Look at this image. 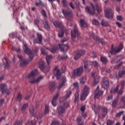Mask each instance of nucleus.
<instances>
[{
	"instance_id": "obj_16",
	"label": "nucleus",
	"mask_w": 125,
	"mask_h": 125,
	"mask_svg": "<svg viewBox=\"0 0 125 125\" xmlns=\"http://www.w3.org/2000/svg\"><path fill=\"white\" fill-rule=\"evenodd\" d=\"M103 94V91H100L99 87H97V89L95 91V98H99L100 96H102V95Z\"/></svg>"
},
{
	"instance_id": "obj_22",
	"label": "nucleus",
	"mask_w": 125,
	"mask_h": 125,
	"mask_svg": "<svg viewBox=\"0 0 125 125\" xmlns=\"http://www.w3.org/2000/svg\"><path fill=\"white\" fill-rule=\"evenodd\" d=\"M70 95H71V91H68L66 93V98H60V102L62 103V102H63V101H65L67 98H69V97H70Z\"/></svg>"
},
{
	"instance_id": "obj_26",
	"label": "nucleus",
	"mask_w": 125,
	"mask_h": 125,
	"mask_svg": "<svg viewBox=\"0 0 125 125\" xmlns=\"http://www.w3.org/2000/svg\"><path fill=\"white\" fill-rule=\"evenodd\" d=\"M35 108L34 107H30L29 109V112L31 115H33L34 117H36L37 116V113L35 112V111L34 110Z\"/></svg>"
},
{
	"instance_id": "obj_11",
	"label": "nucleus",
	"mask_w": 125,
	"mask_h": 125,
	"mask_svg": "<svg viewBox=\"0 0 125 125\" xmlns=\"http://www.w3.org/2000/svg\"><path fill=\"white\" fill-rule=\"evenodd\" d=\"M79 34V31H78V29L77 28V25H74V28L73 31H71V38L72 40H74L76 39V36Z\"/></svg>"
},
{
	"instance_id": "obj_25",
	"label": "nucleus",
	"mask_w": 125,
	"mask_h": 125,
	"mask_svg": "<svg viewBox=\"0 0 125 125\" xmlns=\"http://www.w3.org/2000/svg\"><path fill=\"white\" fill-rule=\"evenodd\" d=\"M93 109L95 111V114H98V113H99V109H100V107L99 105H95L93 106Z\"/></svg>"
},
{
	"instance_id": "obj_61",
	"label": "nucleus",
	"mask_w": 125,
	"mask_h": 125,
	"mask_svg": "<svg viewBox=\"0 0 125 125\" xmlns=\"http://www.w3.org/2000/svg\"><path fill=\"white\" fill-rule=\"evenodd\" d=\"M14 50L15 51H16V52H20V48H16L15 47H14Z\"/></svg>"
},
{
	"instance_id": "obj_23",
	"label": "nucleus",
	"mask_w": 125,
	"mask_h": 125,
	"mask_svg": "<svg viewBox=\"0 0 125 125\" xmlns=\"http://www.w3.org/2000/svg\"><path fill=\"white\" fill-rule=\"evenodd\" d=\"M80 24L82 28H85L87 27V23L84 20H80Z\"/></svg>"
},
{
	"instance_id": "obj_33",
	"label": "nucleus",
	"mask_w": 125,
	"mask_h": 125,
	"mask_svg": "<svg viewBox=\"0 0 125 125\" xmlns=\"http://www.w3.org/2000/svg\"><path fill=\"white\" fill-rule=\"evenodd\" d=\"M125 70H122L119 72V78H122L123 76H125Z\"/></svg>"
},
{
	"instance_id": "obj_29",
	"label": "nucleus",
	"mask_w": 125,
	"mask_h": 125,
	"mask_svg": "<svg viewBox=\"0 0 125 125\" xmlns=\"http://www.w3.org/2000/svg\"><path fill=\"white\" fill-rule=\"evenodd\" d=\"M41 79H32L30 81V83H39L41 82Z\"/></svg>"
},
{
	"instance_id": "obj_51",
	"label": "nucleus",
	"mask_w": 125,
	"mask_h": 125,
	"mask_svg": "<svg viewBox=\"0 0 125 125\" xmlns=\"http://www.w3.org/2000/svg\"><path fill=\"white\" fill-rule=\"evenodd\" d=\"M41 52L42 54H44V55H46V53L45 52V48H44V49L42 48Z\"/></svg>"
},
{
	"instance_id": "obj_27",
	"label": "nucleus",
	"mask_w": 125,
	"mask_h": 125,
	"mask_svg": "<svg viewBox=\"0 0 125 125\" xmlns=\"http://www.w3.org/2000/svg\"><path fill=\"white\" fill-rule=\"evenodd\" d=\"M53 57L52 55H48L46 56V60L47 61V63L48 65H49V63H50V61L52 59Z\"/></svg>"
},
{
	"instance_id": "obj_20",
	"label": "nucleus",
	"mask_w": 125,
	"mask_h": 125,
	"mask_svg": "<svg viewBox=\"0 0 125 125\" xmlns=\"http://www.w3.org/2000/svg\"><path fill=\"white\" fill-rule=\"evenodd\" d=\"M58 96H59V94H57L53 97V98L52 100V104L54 106H56V105L57 104V99H58Z\"/></svg>"
},
{
	"instance_id": "obj_64",
	"label": "nucleus",
	"mask_w": 125,
	"mask_h": 125,
	"mask_svg": "<svg viewBox=\"0 0 125 125\" xmlns=\"http://www.w3.org/2000/svg\"><path fill=\"white\" fill-rule=\"evenodd\" d=\"M22 125V123H21L20 121L16 122V123L15 124V125Z\"/></svg>"
},
{
	"instance_id": "obj_62",
	"label": "nucleus",
	"mask_w": 125,
	"mask_h": 125,
	"mask_svg": "<svg viewBox=\"0 0 125 125\" xmlns=\"http://www.w3.org/2000/svg\"><path fill=\"white\" fill-rule=\"evenodd\" d=\"M103 111H104V114H107V112L108 110L107 109V108L104 107V108H103Z\"/></svg>"
},
{
	"instance_id": "obj_18",
	"label": "nucleus",
	"mask_w": 125,
	"mask_h": 125,
	"mask_svg": "<svg viewBox=\"0 0 125 125\" xmlns=\"http://www.w3.org/2000/svg\"><path fill=\"white\" fill-rule=\"evenodd\" d=\"M38 74V70L37 69L33 70L27 76L28 79H31V78H35L36 75Z\"/></svg>"
},
{
	"instance_id": "obj_34",
	"label": "nucleus",
	"mask_w": 125,
	"mask_h": 125,
	"mask_svg": "<svg viewBox=\"0 0 125 125\" xmlns=\"http://www.w3.org/2000/svg\"><path fill=\"white\" fill-rule=\"evenodd\" d=\"M81 110L82 112V116H83V117H86V114L84 113V110H85V108L84 107V106H82L81 107Z\"/></svg>"
},
{
	"instance_id": "obj_40",
	"label": "nucleus",
	"mask_w": 125,
	"mask_h": 125,
	"mask_svg": "<svg viewBox=\"0 0 125 125\" xmlns=\"http://www.w3.org/2000/svg\"><path fill=\"white\" fill-rule=\"evenodd\" d=\"M27 125H36V121L34 120L33 121L28 122L27 123Z\"/></svg>"
},
{
	"instance_id": "obj_30",
	"label": "nucleus",
	"mask_w": 125,
	"mask_h": 125,
	"mask_svg": "<svg viewBox=\"0 0 125 125\" xmlns=\"http://www.w3.org/2000/svg\"><path fill=\"white\" fill-rule=\"evenodd\" d=\"M101 61L104 63V64L107 63L108 62V60H107V58L104 57H101Z\"/></svg>"
},
{
	"instance_id": "obj_1",
	"label": "nucleus",
	"mask_w": 125,
	"mask_h": 125,
	"mask_svg": "<svg viewBox=\"0 0 125 125\" xmlns=\"http://www.w3.org/2000/svg\"><path fill=\"white\" fill-rule=\"evenodd\" d=\"M91 7L87 6L85 8V10L86 12L90 14V15H93L94 13L97 12L98 13H100V12L102 11V9L101 7L98 6V5L96 4L95 6L93 5V4L91 3Z\"/></svg>"
},
{
	"instance_id": "obj_35",
	"label": "nucleus",
	"mask_w": 125,
	"mask_h": 125,
	"mask_svg": "<svg viewBox=\"0 0 125 125\" xmlns=\"http://www.w3.org/2000/svg\"><path fill=\"white\" fill-rule=\"evenodd\" d=\"M119 87H120V85H118L116 88L111 90L110 91L111 93H116V92L118 91V88H119Z\"/></svg>"
},
{
	"instance_id": "obj_28",
	"label": "nucleus",
	"mask_w": 125,
	"mask_h": 125,
	"mask_svg": "<svg viewBox=\"0 0 125 125\" xmlns=\"http://www.w3.org/2000/svg\"><path fill=\"white\" fill-rule=\"evenodd\" d=\"M65 83H66V79H64L63 80H62V83H59L58 88L59 89H60V88H61V87H62L64 86Z\"/></svg>"
},
{
	"instance_id": "obj_47",
	"label": "nucleus",
	"mask_w": 125,
	"mask_h": 125,
	"mask_svg": "<svg viewBox=\"0 0 125 125\" xmlns=\"http://www.w3.org/2000/svg\"><path fill=\"white\" fill-rule=\"evenodd\" d=\"M114 124V121H111V120H108L107 122V125H113Z\"/></svg>"
},
{
	"instance_id": "obj_59",
	"label": "nucleus",
	"mask_w": 125,
	"mask_h": 125,
	"mask_svg": "<svg viewBox=\"0 0 125 125\" xmlns=\"http://www.w3.org/2000/svg\"><path fill=\"white\" fill-rule=\"evenodd\" d=\"M122 114H124V111H122V112H119L118 114H117L116 115V118H119L120 117V116L122 115Z\"/></svg>"
},
{
	"instance_id": "obj_54",
	"label": "nucleus",
	"mask_w": 125,
	"mask_h": 125,
	"mask_svg": "<svg viewBox=\"0 0 125 125\" xmlns=\"http://www.w3.org/2000/svg\"><path fill=\"white\" fill-rule=\"evenodd\" d=\"M40 68L42 70V71H44V69H45V68H44V65L43 64H41L40 65Z\"/></svg>"
},
{
	"instance_id": "obj_44",
	"label": "nucleus",
	"mask_w": 125,
	"mask_h": 125,
	"mask_svg": "<svg viewBox=\"0 0 125 125\" xmlns=\"http://www.w3.org/2000/svg\"><path fill=\"white\" fill-rule=\"evenodd\" d=\"M79 100V93H77L75 94V102H78Z\"/></svg>"
},
{
	"instance_id": "obj_42",
	"label": "nucleus",
	"mask_w": 125,
	"mask_h": 125,
	"mask_svg": "<svg viewBox=\"0 0 125 125\" xmlns=\"http://www.w3.org/2000/svg\"><path fill=\"white\" fill-rule=\"evenodd\" d=\"M62 2L64 7H67V5L68 4V2H67L66 0H62Z\"/></svg>"
},
{
	"instance_id": "obj_58",
	"label": "nucleus",
	"mask_w": 125,
	"mask_h": 125,
	"mask_svg": "<svg viewBox=\"0 0 125 125\" xmlns=\"http://www.w3.org/2000/svg\"><path fill=\"white\" fill-rule=\"evenodd\" d=\"M69 5L72 9H75V5L73 4V2H71L69 3Z\"/></svg>"
},
{
	"instance_id": "obj_8",
	"label": "nucleus",
	"mask_w": 125,
	"mask_h": 125,
	"mask_svg": "<svg viewBox=\"0 0 125 125\" xmlns=\"http://www.w3.org/2000/svg\"><path fill=\"white\" fill-rule=\"evenodd\" d=\"M23 49L25 53H26V54H27V55H29L30 60H32L34 57L33 56L32 51H31V50H30V49L28 48L26 44H24Z\"/></svg>"
},
{
	"instance_id": "obj_43",
	"label": "nucleus",
	"mask_w": 125,
	"mask_h": 125,
	"mask_svg": "<svg viewBox=\"0 0 125 125\" xmlns=\"http://www.w3.org/2000/svg\"><path fill=\"white\" fill-rule=\"evenodd\" d=\"M26 108H28V104H25L23 105V106L21 108L22 111H24V110H25Z\"/></svg>"
},
{
	"instance_id": "obj_2",
	"label": "nucleus",
	"mask_w": 125,
	"mask_h": 125,
	"mask_svg": "<svg viewBox=\"0 0 125 125\" xmlns=\"http://www.w3.org/2000/svg\"><path fill=\"white\" fill-rule=\"evenodd\" d=\"M60 48L61 51H62L63 52H67V50H68V48H69V45L68 44L66 45H64L63 44L61 45L59 44L58 46H56L54 48H53V49H49V48H46V49H48V50H49L51 52H52V53H54L56 52L57 50H58V48Z\"/></svg>"
},
{
	"instance_id": "obj_46",
	"label": "nucleus",
	"mask_w": 125,
	"mask_h": 125,
	"mask_svg": "<svg viewBox=\"0 0 125 125\" xmlns=\"http://www.w3.org/2000/svg\"><path fill=\"white\" fill-rule=\"evenodd\" d=\"M84 67L85 68V69H87V68H88V64H87V62L86 61H84Z\"/></svg>"
},
{
	"instance_id": "obj_4",
	"label": "nucleus",
	"mask_w": 125,
	"mask_h": 125,
	"mask_svg": "<svg viewBox=\"0 0 125 125\" xmlns=\"http://www.w3.org/2000/svg\"><path fill=\"white\" fill-rule=\"evenodd\" d=\"M53 24L55 27L60 29L61 32L59 33V38H62L63 35H64V27L63 26V23H62V22L56 21L53 22Z\"/></svg>"
},
{
	"instance_id": "obj_32",
	"label": "nucleus",
	"mask_w": 125,
	"mask_h": 125,
	"mask_svg": "<svg viewBox=\"0 0 125 125\" xmlns=\"http://www.w3.org/2000/svg\"><path fill=\"white\" fill-rule=\"evenodd\" d=\"M92 22L93 25H95L96 26H99L100 25V23L96 19L93 20Z\"/></svg>"
},
{
	"instance_id": "obj_9",
	"label": "nucleus",
	"mask_w": 125,
	"mask_h": 125,
	"mask_svg": "<svg viewBox=\"0 0 125 125\" xmlns=\"http://www.w3.org/2000/svg\"><path fill=\"white\" fill-rule=\"evenodd\" d=\"M0 89L1 90L2 93L9 94L11 92V90H7V85L6 84H2L0 85Z\"/></svg>"
},
{
	"instance_id": "obj_56",
	"label": "nucleus",
	"mask_w": 125,
	"mask_h": 125,
	"mask_svg": "<svg viewBox=\"0 0 125 125\" xmlns=\"http://www.w3.org/2000/svg\"><path fill=\"white\" fill-rule=\"evenodd\" d=\"M80 83L82 84H83L85 83L86 79H80Z\"/></svg>"
},
{
	"instance_id": "obj_24",
	"label": "nucleus",
	"mask_w": 125,
	"mask_h": 125,
	"mask_svg": "<svg viewBox=\"0 0 125 125\" xmlns=\"http://www.w3.org/2000/svg\"><path fill=\"white\" fill-rule=\"evenodd\" d=\"M121 60V56H118L114 59L111 60V63H118Z\"/></svg>"
},
{
	"instance_id": "obj_49",
	"label": "nucleus",
	"mask_w": 125,
	"mask_h": 125,
	"mask_svg": "<svg viewBox=\"0 0 125 125\" xmlns=\"http://www.w3.org/2000/svg\"><path fill=\"white\" fill-rule=\"evenodd\" d=\"M42 14L44 17H46V12L44 10H42Z\"/></svg>"
},
{
	"instance_id": "obj_14",
	"label": "nucleus",
	"mask_w": 125,
	"mask_h": 125,
	"mask_svg": "<svg viewBox=\"0 0 125 125\" xmlns=\"http://www.w3.org/2000/svg\"><path fill=\"white\" fill-rule=\"evenodd\" d=\"M18 57L21 61V67H23V66H25V65H27V64L30 62V60H24L22 56L19 55Z\"/></svg>"
},
{
	"instance_id": "obj_5",
	"label": "nucleus",
	"mask_w": 125,
	"mask_h": 125,
	"mask_svg": "<svg viewBox=\"0 0 125 125\" xmlns=\"http://www.w3.org/2000/svg\"><path fill=\"white\" fill-rule=\"evenodd\" d=\"M89 94V88L88 86L85 85L84 87V89L82 90V93L81 95V100L83 101L85 100L87 95Z\"/></svg>"
},
{
	"instance_id": "obj_60",
	"label": "nucleus",
	"mask_w": 125,
	"mask_h": 125,
	"mask_svg": "<svg viewBox=\"0 0 125 125\" xmlns=\"http://www.w3.org/2000/svg\"><path fill=\"white\" fill-rule=\"evenodd\" d=\"M51 125H59V123L57 121H53L52 122Z\"/></svg>"
},
{
	"instance_id": "obj_13",
	"label": "nucleus",
	"mask_w": 125,
	"mask_h": 125,
	"mask_svg": "<svg viewBox=\"0 0 125 125\" xmlns=\"http://www.w3.org/2000/svg\"><path fill=\"white\" fill-rule=\"evenodd\" d=\"M102 86L104 89H107L110 86L109 85V80L108 79H103L102 82Z\"/></svg>"
},
{
	"instance_id": "obj_3",
	"label": "nucleus",
	"mask_w": 125,
	"mask_h": 125,
	"mask_svg": "<svg viewBox=\"0 0 125 125\" xmlns=\"http://www.w3.org/2000/svg\"><path fill=\"white\" fill-rule=\"evenodd\" d=\"M62 13L67 20V25L72 26V23L70 22L72 21V18H73V12L72 10L67 11L62 10Z\"/></svg>"
},
{
	"instance_id": "obj_52",
	"label": "nucleus",
	"mask_w": 125,
	"mask_h": 125,
	"mask_svg": "<svg viewBox=\"0 0 125 125\" xmlns=\"http://www.w3.org/2000/svg\"><path fill=\"white\" fill-rule=\"evenodd\" d=\"M21 98H22V95L21 94H19L17 98V100L19 101L21 100Z\"/></svg>"
},
{
	"instance_id": "obj_39",
	"label": "nucleus",
	"mask_w": 125,
	"mask_h": 125,
	"mask_svg": "<svg viewBox=\"0 0 125 125\" xmlns=\"http://www.w3.org/2000/svg\"><path fill=\"white\" fill-rule=\"evenodd\" d=\"M101 25H102V26L106 27V26H109V23H108V22H107V21H102Z\"/></svg>"
},
{
	"instance_id": "obj_48",
	"label": "nucleus",
	"mask_w": 125,
	"mask_h": 125,
	"mask_svg": "<svg viewBox=\"0 0 125 125\" xmlns=\"http://www.w3.org/2000/svg\"><path fill=\"white\" fill-rule=\"evenodd\" d=\"M117 19L119 21H123V17L122 16H117Z\"/></svg>"
},
{
	"instance_id": "obj_7",
	"label": "nucleus",
	"mask_w": 125,
	"mask_h": 125,
	"mask_svg": "<svg viewBox=\"0 0 125 125\" xmlns=\"http://www.w3.org/2000/svg\"><path fill=\"white\" fill-rule=\"evenodd\" d=\"M124 48V45L122 43H121L119 46L117 47L116 49L114 48V45H111V51L110 53L111 54H114V53H118Z\"/></svg>"
},
{
	"instance_id": "obj_45",
	"label": "nucleus",
	"mask_w": 125,
	"mask_h": 125,
	"mask_svg": "<svg viewBox=\"0 0 125 125\" xmlns=\"http://www.w3.org/2000/svg\"><path fill=\"white\" fill-rule=\"evenodd\" d=\"M99 83V79H96L94 80L93 82V84L94 85H95V84H97Z\"/></svg>"
},
{
	"instance_id": "obj_41",
	"label": "nucleus",
	"mask_w": 125,
	"mask_h": 125,
	"mask_svg": "<svg viewBox=\"0 0 125 125\" xmlns=\"http://www.w3.org/2000/svg\"><path fill=\"white\" fill-rule=\"evenodd\" d=\"M49 87L50 90H53V89H54V88H55V85H54V83H52L49 85Z\"/></svg>"
},
{
	"instance_id": "obj_19",
	"label": "nucleus",
	"mask_w": 125,
	"mask_h": 125,
	"mask_svg": "<svg viewBox=\"0 0 125 125\" xmlns=\"http://www.w3.org/2000/svg\"><path fill=\"white\" fill-rule=\"evenodd\" d=\"M58 111L59 116L61 117V116H63V114L65 113V108H63L62 106H60L58 107Z\"/></svg>"
},
{
	"instance_id": "obj_37",
	"label": "nucleus",
	"mask_w": 125,
	"mask_h": 125,
	"mask_svg": "<svg viewBox=\"0 0 125 125\" xmlns=\"http://www.w3.org/2000/svg\"><path fill=\"white\" fill-rule=\"evenodd\" d=\"M91 76L92 78H94V79H98L99 78V76L96 74L95 72H92L91 74Z\"/></svg>"
},
{
	"instance_id": "obj_50",
	"label": "nucleus",
	"mask_w": 125,
	"mask_h": 125,
	"mask_svg": "<svg viewBox=\"0 0 125 125\" xmlns=\"http://www.w3.org/2000/svg\"><path fill=\"white\" fill-rule=\"evenodd\" d=\"M117 102H118V99H116L114 100V101L112 103L113 107H115V106H116V104H117Z\"/></svg>"
},
{
	"instance_id": "obj_63",
	"label": "nucleus",
	"mask_w": 125,
	"mask_h": 125,
	"mask_svg": "<svg viewBox=\"0 0 125 125\" xmlns=\"http://www.w3.org/2000/svg\"><path fill=\"white\" fill-rule=\"evenodd\" d=\"M15 36H16V34H15V33H12V34H10V37L11 38H12V39H13L14 38V37H15Z\"/></svg>"
},
{
	"instance_id": "obj_15",
	"label": "nucleus",
	"mask_w": 125,
	"mask_h": 125,
	"mask_svg": "<svg viewBox=\"0 0 125 125\" xmlns=\"http://www.w3.org/2000/svg\"><path fill=\"white\" fill-rule=\"evenodd\" d=\"M84 53H85V52H84V50H81L77 52V54L74 57L75 60H78V59H79V58H80V57H81V56H83V55Z\"/></svg>"
},
{
	"instance_id": "obj_31",
	"label": "nucleus",
	"mask_w": 125,
	"mask_h": 125,
	"mask_svg": "<svg viewBox=\"0 0 125 125\" xmlns=\"http://www.w3.org/2000/svg\"><path fill=\"white\" fill-rule=\"evenodd\" d=\"M44 25L45 29L47 30H48L50 28V25H49V23H48V22L47 21H45L44 22Z\"/></svg>"
},
{
	"instance_id": "obj_10",
	"label": "nucleus",
	"mask_w": 125,
	"mask_h": 125,
	"mask_svg": "<svg viewBox=\"0 0 125 125\" xmlns=\"http://www.w3.org/2000/svg\"><path fill=\"white\" fill-rule=\"evenodd\" d=\"M105 12V17L108 18V19L110 18H113L114 17V13L112 11L111 9H107L104 10Z\"/></svg>"
},
{
	"instance_id": "obj_17",
	"label": "nucleus",
	"mask_w": 125,
	"mask_h": 125,
	"mask_svg": "<svg viewBox=\"0 0 125 125\" xmlns=\"http://www.w3.org/2000/svg\"><path fill=\"white\" fill-rule=\"evenodd\" d=\"M38 39H36L34 41V43H42V34L37 33Z\"/></svg>"
},
{
	"instance_id": "obj_57",
	"label": "nucleus",
	"mask_w": 125,
	"mask_h": 125,
	"mask_svg": "<svg viewBox=\"0 0 125 125\" xmlns=\"http://www.w3.org/2000/svg\"><path fill=\"white\" fill-rule=\"evenodd\" d=\"M73 86L74 88H78L79 87V83H74Z\"/></svg>"
},
{
	"instance_id": "obj_55",
	"label": "nucleus",
	"mask_w": 125,
	"mask_h": 125,
	"mask_svg": "<svg viewBox=\"0 0 125 125\" xmlns=\"http://www.w3.org/2000/svg\"><path fill=\"white\" fill-rule=\"evenodd\" d=\"M93 66H94V67H97L98 65V63L96 61H94L92 62Z\"/></svg>"
},
{
	"instance_id": "obj_21",
	"label": "nucleus",
	"mask_w": 125,
	"mask_h": 125,
	"mask_svg": "<svg viewBox=\"0 0 125 125\" xmlns=\"http://www.w3.org/2000/svg\"><path fill=\"white\" fill-rule=\"evenodd\" d=\"M91 37H93L94 40H95V41H97V42H101V43L102 44H105V42H102L100 41V40H101V39H100L99 38V37L94 35V33H92L91 35L90 36V38H91Z\"/></svg>"
},
{
	"instance_id": "obj_36",
	"label": "nucleus",
	"mask_w": 125,
	"mask_h": 125,
	"mask_svg": "<svg viewBox=\"0 0 125 125\" xmlns=\"http://www.w3.org/2000/svg\"><path fill=\"white\" fill-rule=\"evenodd\" d=\"M35 3L37 6H40V5H42V3L41 0H36Z\"/></svg>"
},
{
	"instance_id": "obj_38",
	"label": "nucleus",
	"mask_w": 125,
	"mask_h": 125,
	"mask_svg": "<svg viewBox=\"0 0 125 125\" xmlns=\"http://www.w3.org/2000/svg\"><path fill=\"white\" fill-rule=\"evenodd\" d=\"M48 112H49V106L48 104H46L45 109V114H48Z\"/></svg>"
},
{
	"instance_id": "obj_53",
	"label": "nucleus",
	"mask_w": 125,
	"mask_h": 125,
	"mask_svg": "<svg viewBox=\"0 0 125 125\" xmlns=\"http://www.w3.org/2000/svg\"><path fill=\"white\" fill-rule=\"evenodd\" d=\"M123 65V62H121L118 65L115 66V69H119V67H121Z\"/></svg>"
},
{
	"instance_id": "obj_12",
	"label": "nucleus",
	"mask_w": 125,
	"mask_h": 125,
	"mask_svg": "<svg viewBox=\"0 0 125 125\" xmlns=\"http://www.w3.org/2000/svg\"><path fill=\"white\" fill-rule=\"evenodd\" d=\"M54 74L55 75L57 79H59V78H61V76L62 75V72L59 70L58 67H56L53 71Z\"/></svg>"
},
{
	"instance_id": "obj_6",
	"label": "nucleus",
	"mask_w": 125,
	"mask_h": 125,
	"mask_svg": "<svg viewBox=\"0 0 125 125\" xmlns=\"http://www.w3.org/2000/svg\"><path fill=\"white\" fill-rule=\"evenodd\" d=\"M83 68L82 66H81L78 69L74 71L72 73V78H77V77L81 76L82 74H83Z\"/></svg>"
}]
</instances>
